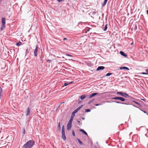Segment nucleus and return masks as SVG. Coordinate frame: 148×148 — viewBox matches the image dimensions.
<instances>
[{
  "instance_id": "1",
  "label": "nucleus",
  "mask_w": 148,
  "mask_h": 148,
  "mask_svg": "<svg viewBox=\"0 0 148 148\" xmlns=\"http://www.w3.org/2000/svg\"><path fill=\"white\" fill-rule=\"evenodd\" d=\"M34 144V142L33 140L28 141L23 146V148H31Z\"/></svg>"
},
{
  "instance_id": "2",
  "label": "nucleus",
  "mask_w": 148,
  "mask_h": 148,
  "mask_svg": "<svg viewBox=\"0 0 148 148\" xmlns=\"http://www.w3.org/2000/svg\"><path fill=\"white\" fill-rule=\"evenodd\" d=\"M1 22H2V25L1 27V30H3V27H5V19L4 18H2L1 19Z\"/></svg>"
},
{
  "instance_id": "3",
  "label": "nucleus",
  "mask_w": 148,
  "mask_h": 148,
  "mask_svg": "<svg viewBox=\"0 0 148 148\" xmlns=\"http://www.w3.org/2000/svg\"><path fill=\"white\" fill-rule=\"evenodd\" d=\"M117 94H119L121 96L126 98L129 96V95L125 93H123L122 92H117Z\"/></svg>"
},
{
  "instance_id": "4",
  "label": "nucleus",
  "mask_w": 148,
  "mask_h": 148,
  "mask_svg": "<svg viewBox=\"0 0 148 148\" xmlns=\"http://www.w3.org/2000/svg\"><path fill=\"white\" fill-rule=\"evenodd\" d=\"M38 46H36V49L34 51V55L35 56H37L38 55L37 51H38Z\"/></svg>"
},
{
  "instance_id": "5",
  "label": "nucleus",
  "mask_w": 148,
  "mask_h": 148,
  "mask_svg": "<svg viewBox=\"0 0 148 148\" xmlns=\"http://www.w3.org/2000/svg\"><path fill=\"white\" fill-rule=\"evenodd\" d=\"M105 69V67L103 66H99L97 69V71H99L100 70H103Z\"/></svg>"
},
{
  "instance_id": "6",
  "label": "nucleus",
  "mask_w": 148,
  "mask_h": 148,
  "mask_svg": "<svg viewBox=\"0 0 148 148\" xmlns=\"http://www.w3.org/2000/svg\"><path fill=\"white\" fill-rule=\"evenodd\" d=\"M71 127V124H67V130H70Z\"/></svg>"
},
{
  "instance_id": "7",
  "label": "nucleus",
  "mask_w": 148,
  "mask_h": 148,
  "mask_svg": "<svg viewBox=\"0 0 148 148\" xmlns=\"http://www.w3.org/2000/svg\"><path fill=\"white\" fill-rule=\"evenodd\" d=\"M97 94H98V93H93L89 96V98L90 99V98L94 96L95 95H97Z\"/></svg>"
},
{
  "instance_id": "8",
  "label": "nucleus",
  "mask_w": 148,
  "mask_h": 148,
  "mask_svg": "<svg viewBox=\"0 0 148 148\" xmlns=\"http://www.w3.org/2000/svg\"><path fill=\"white\" fill-rule=\"evenodd\" d=\"M79 131L82 132L83 134H84L86 136H88L87 133L84 130L80 129L79 130Z\"/></svg>"
},
{
  "instance_id": "9",
  "label": "nucleus",
  "mask_w": 148,
  "mask_h": 148,
  "mask_svg": "<svg viewBox=\"0 0 148 148\" xmlns=\"http://www.w3.org/2000/svg\"><path fill=\"white\" fill-rule=\"evenodd\" d=\"M62 138L64 140L66 139V137L65 134V133H62Z\"/></svg>"
},
{
  "instance_id": "10",
  "label": "nucleus",
  "mask_w": 148,
  "mask_h": 148,
  "mask_svg": "<svg viewBox=\"0 0 148 148\" xmlns=\"http://www.w3.org/2000/svg\"><path fill=\"white\" fill-rule=\"evenodd\" d=\"M27 113L26 114V116H28L30 114V108L29 107H28V108L27 109Z\"/></svg>"
},
{
  "instance_id": "11",
  "label": "nucleus",
  "mask_w": 148,
  "mask_h": 148,
  "mask_svg": "<svg viewBox=\"0 0 148 148\" xmlns=\"http://www.w3.org/2000/svg\"><path fill=\"white\" fill-rule=\"evenodd\" d=\"M120 70H122V69H126V70H129V69L126 67H124V66H123V67H120Z\"/></svg>"
},
{
  "instance_id": "12",
  "label": "nucleus",
  "mask_w": 148,
  "mask_h": 148,
  "mask_svg": "<svg viewBox=\"0 0 148 148\" xmlns=\"http://www.w3.org/2000/svg\"><path fill=\"white\" fill-rule=\"evenodd\" d=\"M120 53L121 55L125 57H126L127 56V55L123 51H120Z\"/></svg>"
},
{
  "instance_id": "13",
  "label": "nucleus",
  "mask_w": 148,
  "mask_h": 148,
  "mask_svg": "<svg viewBox=\"0 0 148 148\" xmlns=\"http://www.w3.org/2000/svg\"><path fill=\"white\" fill-rule=\"evenodd\" d=\"M73 119H72V118H70L68 123L69 124H72V121H73Z\"/></svg>"
},
{
  "instance_id": "14",
  "label": "nucleus",
  "mask_w": 148,
  "mask_h": 148,
  "mask_svg": "<svg viewBox=\"0 0 148 148\" xmlns=\"http://www.w3.org/2000/svg\"><path fill=\"white\" fill-rule=\"evenodd\" d=\"M107 1H108L107 0H104L103 3V4H102V6H104L106 5Z\"/></svg>"
},
{
  "instance_id": "15",
  "label": "nucleus",
  "mask_w": 148,
  "mask_h": 148,
  "mask_svg": "<svg viewBox=\"0 0 148 148\" xmlns=\"http://www.w3.org/2000/svg\"><path fill=\"white\" fill-rule=\"evenodd\" d=\"M121 97H114L112 98V99H115V100H118V99L120 100V99H121Z\"/></svg>"
},
{
  "instance_id": "16",
  "label": "nucleus",
  "mask_w": 148,
  "mask_h": 148,
  "mask_svg": "<svg viewBox=\"0 0 148 148\" xmlns=\"http://www.w3.org/2000/svg\"><path fill=\"white\" fill-rule=\"evenodd\" d=\"M86 97V96L85 95H82L80 96V99L82 100H83Z\"/></svg>"
},
{
  "instance_id": "17",
  "label": "nucleus",
  "mask_w": 148,
  "mask_h": 148,
  "mask_svg": "<svg viewBox=\"0 0 148 148\" xmlns=\"http://www.w3.org/2000/svg\"><path fill=\"white\" fill-rule=\"evenodd\" d=\"M22 45V43L21 42H18L16 44V45L18 46H19L21 45Z\"/></svg>"
},
{
  "instance_id": "18",
  "label": "nucleus",
  "mask_w": 148,
  "mask_h": 148,
  "mask_svg": "<svg viewBox=\"0 0 148 148\" xmlns=\"http://www.w3.org/2000/svg\"><path fill=\"white\" fill-rule=\"evenodd\" d=\"M65 133L64 129V125L62 126V133Z\"/></svg>"
},
{
  "instance_id": "19",
  "label": "nucleus",
  "mask_w": 148,
  "mask_h": 148,
  "mask_svg": "<svg viewBox=\"0 0 148 148\" xmlns=\"http://www.w3.org/2000/svg\"><path fill=\"white\" fill-rule=\"evenodd\" d=\"M75 116V114L74 113H73V112L72 113V114L71 115V118H72V119H73Z\"/></svg>"
},
{
  "instance_id": "20",
  "label": "nucleus",
  "mask_w": 148,
  "mask_h": 148,
  "mask_svg": "<svg viewBox=\"0 0 148 148\" xmlns=\"http://www.w3.org/2000/svg\"><path fill=\"white\" fill-rule=\"evenodd\" d=\"M58 129L60 130L61 127H60V123L59 122L58 125Z\"/></svg>"
},
{
  "instance_id": "21",
  "label": "nucleus",
  "mask_w": 148,
  "mask_h": 148,
  "mask_svg": "<svg viewBox=\"0 0 148 148\" xmlns=\"http://www.w3.org/2000/svg\"><path fill=\"white\" fill-rule=\"evenodd\" d=\"M120 100L122 101H125V99L124 98L121 97L120 99Z\"/></svg>"
},
{
  "instance_id": "22",
  "label": "nucleus",
  "mask_w": 148,
  "mask_h": 148,
  "mask_svg": "<svg viewBox=\"0 0 148 148\" xmlns=\"http://www.w3.org/2000/svg\"><path fill=\"white\" fill-rule=\"evenodd\" d=\"M72 82H71L69 83H64V85H63V86H66L68 84H71L72 83Z\"/></svg>"
},
{
  "instance_id": "23",
  "label": "nucleus",
  "mask_w": 148,
  "mask_h": 148,
  "mask_svg": "<svg viewBox=\"0 0 148 148\" xmlns=\"http://www.w3.org/2000/svg\"><path fill=\"white\" fill-rule=\"evenodd\" d=\"M112 75V73H107L106 75V76H109L111 75Z\"/></svg>"
},
{
  "instance_id": "24",
  "label": "nucleus",
  "mask_w": 148,
  "mask_h": 148,
  "mask_svg": "<svg viewBox=\"0 0 148 148\" xmlns=\"http://www.w3.org/2000/svg\"><path fill=\"white\" fill-rule=\"evenodd\" d=\"M82 106H80L78 107L76 109L78 110H79L82 107Z\"/></svg>"
},
{
  "instance_id": "25",
  "label": "nucleus",
  "mask_w": 148,
  "mask_h": 148,
  "mask_svg": "<svg viewBox=\"0 0 148 148\" xmlns=\"http://www.w3.org/2000/svg\"><path fill=\"white\" fill-rule=\"evenodd\" d=\"M77 140L79 143L81 145H82V142H81V141L79 139H77Z\"/></svg>"
},
{
  "instance_id": "26",
  "label": "nucleus",
  "mask_w": 148,
  "mask_h": 148,
  "mask_svg": "<svg viewBox=\"0 0 148 148\" xmlns=\"http://www.w3.org/2000/svg\"><path fill=\"white\" fill-rule=\"evenodd\" d=\"M72 134L74 136H75V133L74 131L73 130H72Z\"/></svg>"
},
{
  "instance_id": "27",
  "label": "nucleus",
  "mask_w": 148,
  "mask_h": 148,
  "mask_svg": "<svg viewBox=\"0 0 148 148\" xmlns=\"http://www.w3.org/2000/svg\"><path fill=\"white\" fill-rule=\"evenodd\" d=\"M107 28V25H106L105 26V28H104V31H106V30Z\"/></svg>"
},
{
  "instance_id": "28",
  "label": "nucleus",
  "mask_w": 148,
  "mask_h": 148,
  "mask_svg": "<svg viewBox=\"0 0 148 148\" xmlns=\"http://www.w3.org/2000/svg\"><path fill=\"white\" fill-rule=\"evenodd\" d=\"M78 110L76 109L73 112V113H74L75 114L77 112Z\"/></svg>"
},
{
  "instance_id": "29",
  "label": "nucleus",
  "mask_w": 148,
  "mask_h": 148,
  "mask_svg": "<svg viewBox=\"0 0 148 148\" xmlns=\"http://www.w3.org/2000/svg\"><path fill=\"white\" fill-rule=\"evenodd\" d=\"M90 111V110L88 109H86L85 110V112H88Z\"/></svg>"
},
{
  "instance_id": "30",
  "label": "nucleus",
  "mask_w": 148,
  "mask_h": 148,
  "mask_svg": "<svg viewBox=\"0 0 148 148\" xmlns=\"http://www.w3.org/2000/svg\"><path fill=\"white\" fill-rule=\"evenodd\" d=\"M142 74H145V75H147V72H146V73L142 72Z\"/></svg>"
},
{
  "instance_id": "31",
  "label": "nucleus",
  "mask_w": 148,
  "mask_h": 148,
  "mask_svg": "<svg viewBox=\"0 0 148 148\" xmlns=\"http://www.w3.org/2000/svg\"><path fill=\"white\" fill-rule=\"evenodd\" d=\"M145 71H146V72H147V75H148V69H146L145 70Z\"/></svg>"
},
{
  "instance_id": "32",
  "label": "nucleus",
  "mask_w": 148,
  "mask_h": 148,
  "mask_svg": "<svg viewBox=\"0 0 148 148\" xmlns=\"http://www.w3.org/2000/svg\"><path fill=\"white\" fill-rule=\"evenodd\" d=\"M63 0H57L59 2H61Z\"/></svg>"
},
{
  "instance_id": "33",
  "label": "nucleus",
  "mask_w": 148,
  "mask_h": 148,
  "mask_svg": "<svg viewBox=\"0 0 148 148\" xmlns=\"http://www.w3.org/2000/svg\"><path fill=\"white\" fill-rule=\"evenodd\" d=\"M67 39L66 38H64L63 39L64 40H67Z\"/></svg>"
},
{
  "instance_id": "34",
  "label": "nucleus",
  "mask_w": 148,
  "mask_h": 148,
  "mask_svg": "<svg viewBox=\"0 0 148 148\" xmlns=\"http://www.w3.org/2000/svg\"><path fill=\"white\" fill-rule=\"evenodd\" d=\"M51 60H47V62H51Z\"/></svg>"
},
{
  "instance_id": "35",
  "label": "nucleus",
  "mask_w": 148,
  "mask_h": 148,
  "mask_svg": "<svg viewBox=\"0 0 148 148\" xmlns=\"http://www.w3.org/2000/svg\"><path fill=\"white\" fill-rule=\"evenodd\" d=\"M67 55L68 56H71V55H70L69 54H68V55Z\"/></svg>"
},
{
  "instance_id": "36",
  "label": "nucleus",
  "mask_w": 148,
  "mask_h": 148,
  "mask_svg": "<svg viewBox=\"0 0 148 148\" xmlns=\"http://www.w3.org/2000/svg\"><path fill=\"white\" fill-rule=\"evenodd\" d=\"M147 14H148V10H147Z\"/></svg>"
},
{
  "instance_id": "37",
  "label": "nucleus",
  "mask_w": 148,
  "mask_h": 148,
  "mask_svg": "<svg viewBox=\"0 0 148 148\" xmlns=\"http://www.w3.org/2000/svg\"><path fill=\"white\" fill-rule=\"evenodd\" d=\"M135 103H136V104H139V103H138V102H135Z\"/></svg>"
},
{
  "instance_id": "38",
  "label": "nucleus",
  "mask_w": 148,
  "mask_h": 148,
  "mask_svg": "<svg viewBox=\"0 0 148 148\" xmlns=\"http://www.w3.org/2000/svg\"><path fill=\"white\" fill-rule=\"evenodd\" d=\"M82 119L83 120H84V117H82Z\"/></svg>"
},
{
  "instance_id": "39",
  "label": "nucleus",
  "mask_w": 148,
  "mask_h": 148,
  "mask_svg": "<svg viewBox=\"0 0 148 148\" xmlns=\"http://www.w3.org/2000/svg\"><path fill=\"white\" fill-rule=\"evenodd\" d=\"M133 42H132V43H131V45H133Z\"/></svg>"
},
{
  "instance_id": "40",
  "label": "nucleus",
  "mask_w": 148,
  "mask_h": 148,
  "mask_svg": "<svg viewBox=\"0 0 148 148\" xmlns=\"http://www.w3.org/2000/svg\"><path fill=\"white\" fill-rule=\"evenodd\" d=\"M25 129H24V134H25Z\"/></svg>"
},
{
  "instance_id": "41",
  "label": "nucleus",
  "mask_w": 148,
  "mask_h": 148,
  "mask_svg": "<svg viewBox=\"0 0 148 148\" xmlns=\"http://www.w3.org/2000/svg\"><path fill=\"white\" fill-rule=\"evenodd\" d=\"M144 113H145L146 112H145V111H144Z\"/></svg>"
},
{
  "instance_id": "42",
  "label": "nucleus",
  "mask_w": 148,
  "mask_h": 148,
  "mask_svg": "<svg viewBox=\"0 0 148 148\" xmlns=\"http://www.w3.org/2000/svg\"><path fill=\"white\" fill-rule=\"evenodd\" d=\"M117 103H120L119 102H117Z\"/></svg>"
},
{
  "instance_id": "43",
  "label": "nucleus",
  "mask_w": 148,
  "mask_h": 148,
  "mask_svg": "<svg viewBox=\"0 0 148 148\" xmlns=\"http://www.w3.org/2000/svg\"><path fill=\"white\" fill-rule=\"evenodd\" d=\"M78 121V122L79 123L80 122V121Z\"/></svg>"
},
{
  "instance_id": "44",
  "label": "nucleus",
  "mask_w": 148,
  "mask_h": 148,
  "mask_svg": "<svg viewBox=\"0 0 148 148\" xmlns=\"http://www.w3.org/2000/svg\"><path fill=\"white\" fill-rule=\"evenodd\" d=\"M90 102L89 103V104H90Z\"/></svg>"
}]
</instances>
